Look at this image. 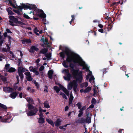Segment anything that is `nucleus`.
Segmentation results:
<instances>
[{
    "label": "nucleus",
    "mask_w": 133,
    "mask_h": 133,
    "mask_svg": "<svg viewBox=\"0 0 133 133\" xmlns=\"http://www.w3.org/2000/svg\"><path fill=\"white\" fill-rule=\"evenodd\" d=\"M65 50V52H60L59 54L60 56L63 60L64 59L65 57V54H66L67 58L66 60L67 62L69 63L73 62L74 63H79V62L77 61L74 59V57H75L77 60L82 59L78 55H77L78 56L76 57L75 56V54L74 53L72 52H70V50L68 48L66 47Z\"/></svg>",
    "instance_id": "obj_1"
},
{
    "label": "nucleus",
    "mask_w": 133,
    "mask_h": 133,
    "mask_svg": "<svg viewBox=\"0 0 133 133\" xmlns=\"http://www.w3.org/2000/svg\"><path fill=\"white\" fill-rule=\"evenodd\" d=\"M21 5L18 6V9L20 10V11L22 12V10L23 9L24 10L29 9L30 10L33 9L34 10H36L37 8L35 5H34L30 4H28V5L22 3Z\"/></svg>",
    "instance_id": "obj_2"
},
{
    "label": "nucleus",
    "mask_w": 133,
    "mask_h": 133,
    "mask_svg": "<svg viewBox=\"0 0 133 133\" xmlns=\"http://www.w3.org/2000/svg\"><path fill=\"white\" fill-rule=\"evenodd\" d=\"M92 115L91 114L88 113L86 114V117L85 119L83 118L79 119L77 121V122L80 123H83L85 122L88 124L90 123L91 121V116Z\"/></svg>",
    "instance_id": "obj_3"
},
{
    "label": "nucleus",
    "mask_w": 133,
    "mask_h": 133,
    "mask_svg": "<svg viewBox=\"0 0 133 133\" xmlns=\"http://www.w3.org/2000/svg\"><path fill=\"white\" fill-rule=\"evenodd\" d=\"M72 75V76L76 79V80H75V81H76V84H77V82L79 83L82 82L83 79L82 72L81 71L78 72L75 75Z\"/></svg>",
    "instance_id": "obj_4"
},
{
    "label": "nucleus",
    "mask_w": 133,
    "mask_h": 133,
    "mask_svg": "<svg viewBox=\"0 0 133 133\" xmlns=\"http://www.w3.org/2000/svg\"><path fill=\"white\" fill-rule=\"evenodd\" d=\"M12 120V116L10 115H7L4 117L0 116V121L2 122L10 123Z\"/></svg>",
    "instance_id": "obj_5"
},
{
    "label": "nucleus",
    "mask_w": 133,
    "mask_h": 133,
    "mask_svg": "<svg viewBox=\"0 0 133 133\" xmlns=\"http://www.w3.org/2000/svg\"><path fill=\"white\" fill-rule=\"evenodd\" d=\"M73 87V90L75 92H77V85L76 81L75 80L72 81V82H70L68 85V89L69 90H71L72 87Z\"/></svg>",
    "instance_id": "obj_6"
},
{
    "label": "nucleus",
    "mask_w": 133,
    "mask_h": 133,
    "mask_svg": "<svg viewBox=\"0 0 133 133\" xmlns=\"http://www.w3.org/2000/svg\"><path fill=\"white\" fill-rule=\"evenodd\" d=\"M75 65L72 63H70L69 65V67L71 69V71L72 73V75H75L78 72V69H74Z\"/></svg>",
    "instance_id": "obj_7"
},
{
    "label": "nucleus",
    "mask_w": 133,
    "mask_h": 133,
    "mask_svg": "<svg viewBox=\"0 0 133 133\" xmlns=\"http://www.w3.org/2000/svg\"><path fill=\"white\" fill-rule=\"evenodd\" d=\"M38 14L37 15L40 18H46V15L44 13L43 11L42 10L37 9L36 10Z\"/></svg>",
    "instance_id": "obj_8"
},
{
    "label": "nucleus",
    "mask_w": 133,
    "mask_h": 133,
    "mask_svg": "<svg viewBox=\"0 0 133 133\" xmlns=\"http://www.w3.org/2000/svg\"><path fill=\"white\" fill-rule=\"evenodd\" d=\"M65 75L66 76H64L63 77L64 79L68 81H70L71 78L72 77L71 74L70 73H69L65 74Z\"/></svg>",
    "instance_id": "obj_9"
},
{
    "label": "nucleus",
    "mask_w": 133,
    "mask_h": 133,
    "mask_svg": "<svg viewBox=\"0 0 133 133\" xmlns=\"http://www.w3.org/2000/svg\"><path fill=\"white\" fill-rule=\"evenodd\" d=\"M10 94L9 96L12 99H14L16 98V96L18 94V92H12Z\"/></svg>",
    "instance_id": "obj_10"
},
{
    "label": "nucleus",
    "mask_w": 133,
    "mask_h": 133,
    "mask_svg": "<svg viewBox=\"0 0 133 133\" xmlns=\"http://www.w3.org/2000/svg\"><path fill=\"white\" fill-rule=\"evenodd\" d=\"M38 48L36 47L35 46H32L31 47V49L29 50V52L31 53H33L34 51H37L38 50Z\"/></svg>",
    "instance_id": "obj_11"
},
{
    "label": "nucleus",
    "mask_w": 133,
    "mask_h": 133,
    "mask_svg": "<svg viewBox=\"0 0 133 133\" xmlns=\"http://www.w3.org/2000/svg\"><path fill=\"white\" fill-rule=\"evenodd\" d=\"M48 50V49L46 48H44L42 49L39 52L38 55L39 56H40V55H39L41 54H45L47 52Z\"/></svg>",
    "instance_id": "obj_12"
},
{
    "label": "nucleus",
    "mask_w": 133,
    "mask_h": 133,
    "mask_svg": "<svg viewBox=\"0 0 133 133\" xmlns=\"http://www.w3.org/2000/svg\"><path fill=\"white\" fill-rule=\"evenodd\" d=\"M61 120L60 118H58L56 121L54 122L56 127H58L61 125Z\"/></svg>",
    "instance_id": "obj_13"
},
{
    "label": "nucleus",
    "mask_w": 133,
    "mask_h": 133,
    "mask_svg": "<svg viewBox=\"0 0 133 133\" xmlns=\"http://www.w3.org/2000/svg\"><path fill=\"white\" fill-rule=\"evenodd\" d=\"M27 101L28 102V104H34V102L33 99L31 97H29L28 98H26Z\"/></svg>",
    "instance_id": "obj_14"
},
{
    "label": "nucleus",
    "mask_w": 133,
    "mask_h": 133,
    "mask_svg": "<svg viewBox=\"0 0 133 133\" xmlns=\"http://www.w3.org/2000/svg\"><path fill=\"white\" fill-rule=\"evenodd\" d=\"M5 89H6V91H7L8 92H12L14 90L12 88L10 87H5L3 88V90H5Z\"/></svg>",
    "instance_id": "obj_15"
},
{
    "label": "nucleus",
    "mask_w": 133,
    "mask_h": 133,
    "mask_svg": "<svg viewBox=\"0 0 133 133\" xmlns=\"http://www.w3.org/2000/svg\"><path fill=\"white\" fill-rule=\"evenodd\" d=\"M26 71L25 68H23L22 66H20L18 67V73H23Z\"/></svg>",
    "instance_id": "obj_16"
},
{
    "label": "nucleus",
    "mask_w": 133,
    "mask_h": 133,
    "mask_svg": "<svg viewBox=\"0 0 133 133\" xmlns=\"http://www.w3.org/2000/svg\"><path fill=\"white\" fill-rule=\"evenodd\" d=\"M53 73V71L52 70H49L48 73V77L50 79H52V75Z\"/></svg>",
    "instance_id": "obj_17"
},
{
    "label": "nucleus",
    "mask_w": 133,
    "mask_h": 133,
    "mask_svg": "<svg viewBox=\"0 0 133 133\" xmlns=\"http://www.w3.org/2000/svg\"><path fill=\"white\" fill-rule=\"evenodd\" d=\"M5 2L6 3L9 2L10 6H12L13 8H16V6L12 3V0H5Z\"/></svg>",
    "instance_id": "obj_18"
},
{
    "label": "nucleus",
    "mask_w": 133,
    "mask_h": 133,
    "mask_svg": "<svg viewBox=\"0 0 133 133\" xmlns=\"http://www.w3.org/2000/svg\"><path fill=\"white\" fill-rule=\"evenodd\" d=\"M27 90L30 93L32 94L34 93L35 91L34 89H32L31 87H27Z\"/></svg>",
    "instance_id": "obj_19"
},
{
    "label": "nucleus",
    "mask_w": 133,
    "mask_h": 133,
    "mask_svg": "<svg viewBox=\"0 0 133 133\" xmlns=\"http://www.w3.org/2000/svg\"><path fill=\"white\" fill-rule=\"evenodd\" d=\"M46 121L49 123L52 126L54 127V123L53 122V121L51 119H46Z\"/></svg>",
    "instance_id": "obj_20"
},
{
    "label": "nucleus",
    "mask_w": 133,
    "mask_h": 133,
    "mask_svg": "<svg viewBox=\"0 0 133 133\" xmlns=\"http://www.w3.org/2000/svg\"><path fill=\"white\" fill-rule=\"evenodd\" d=\"M33 104H28L27 105V106L28 107V109L29 110H32L35 107H34L32 105Z\"/></svg>",
    "instance_id": "obj_21"
},
{
    "label": "nucleus",
    "mask_w": 133,
    "mask_h": 133,
    "mask_svg": "<svg viewBox=\"0 0 133 133\" xmlns=\"http://www.w3.org/2000/svg\"><path fill=\"white\" fill-rule=\"evenodd\" d=\"M6 10L8 12V14L9 15H13L14 14V13L9 8H6Z\"/></svg>",
    "instance_id": "obj_22"
},
{
    "label": "nucleus",
    "mask_w": 133,
    "mask_h": 133,
    "mask_svg": "<svg viewBox=\"0 0 133 133\" xmlns=\"http://www.w3.org/2000/svg\"><path fill=\"white\" fill-rule=\"evenodd\" d=\"M54 89L57 93L59 92L60 90V89L57 86H54Z\"/></svg>",
    "instance_id": "obj_23"
},
{
    "label": "nucleus",
    "mask_w": 133,
    "mask_h": 133,
    "mask_svg": "<svg viewBox=\"0 0 133 133\" xmlns=\"http://www.w3.org/2000/svg\"><path fill=\"white\" fill-rule=\"evenodd\" d=\"M27 115L28 116H33L35 115L34 113V112L32 110L29 111V112L27 114Z\"/></svg>",
    "instance_id": "obj_24"
},
{
    "label": "nucleus",
    "mask_w": 133,
    "mask_h": 133,
    "mask_svg": "<svg viewBox=\"0 0 133 133\" xmlns=\"http://www.w3.org/2000/svg\"><path fill=\"white\" fill-rule=\"evenodd\" d=\"M91 90V88L89 87H87L84 90V92L87 93L89 92Z\"/></svg>",
    "instance_id": "obj_25"
},
{
    "label": "nucleus",
    "mask_w": 133,
    "mask_h": 133,
    "mask_svg": "<svg viewBox=\"0 0 133 133\" xmlns=\"http://www.w3.org/2000/svg\"><path fill=\"white\" fill-rule=\"evenodd\" d=\"M44 122V119L42 117H40L38 119V122L42 124Z\"/></svg>",
    "instance_id": "obj_26"
},
{
    "label": "nucleus",
    "mask_w": 133,
    "mask_h": 133,
    "mask_svg": "<svg viewBox=\"0 0 133 133\" xmlns=\"http://www.w3.org/2000/svg\"><path fill=\"white\" fill-rule=\"evenodd\" d=\"M16 71V69L12 67L10 68L8 70V71L9 72H13Z\"/></svg>",
    "instance_id": "obj_27"
},
{
    "label": "nucleus",
    "mask_w": 133,
    "mask_h": 133,
    "mask_svg": "<svg viewBox=\"0 0 133 133\" xmlns=\"http://www.w3.org/2000/svg\"><path fill=\"white\" fill-rule=\"evenodd\" d=\"M44 56L46 57L48 60H49L51 59V54H46L44 55Z\"/></svg>",
    "instance_id": "obj_28"
},
{
    "label": "nucleus",
    "mask_w": 133,
    "mask_h": 133,
    "mask_svg": "<svg viewBox=\"0 0 133 133\" xmlns=\"http://www.w3.org/2000/svg\"><path fill=\"white\" fill-rule=\"evenodd\" d=\"M47 102L46 101H45L44 103V107L47 108H50V106L49 104H47Z\"/></svg>",
    "instance_id": "obj_29"
},
{
    "label": "nucleus",
    "mask_w": 133,
    "mask_h": 133,
    "mask_svg": "<svg viewBox=\"0 0 133 133\" xmlns=\"http://www.w3.org/2000/svg\"><path fill=\"white\" fill-rule=\"evenodd\" d=\"M16 9H18L16 10L15 13L17 14L18 15H21V13L20 12V10L18 9V6H16Z\"/></svg>",
    "instance_id": "obj_30"
},
{
    "label": "nucleus",
    "mask_w": 133,
    "mask_h": 133,
    "mask_svg": "<svg viewBox=\"0 0 133 133\" xmlns=\"http://www.w3.org/2000/svg\"><path fill=\"white\" fill-rule=\"evenodd\" d=\"M63 91L66 94L67 96H69V92L68 90L65 88L64 90H63Z\"/></svg>",
    "instance_id": "obj_31"
},
{
    "label": "nucleus",
    "mask_w": 133,
    "mask_h": 133,
    "mask_svg": "<svg viewBox=\"0 0 133 133\" xmlns=\"http://www.w3.org/2000/svg\"><path fill=\"white\" fill-rule=\"evenodd\" d=\"M60 95L62 96V97L63 98H65L66 99H67V97L62 92H60Z\"/></svg>",
    "instance_id": "obj_32"
},
{
    "label": "nucleus",
    "mask_w": 133,
    "mask_h": 133,
    "mask_svg": "<svg viewBox=\"0 0 133 133\" xmlns=\"http://www.w3.org/2000/svg\"><path fill=\"white\" fill-rule=\"evenodd\" d=\"M26 78L28 81H31L32 80L33 78L32 77L31 75L29 76L26 77Z\"/></svg>",
    "instance_id": "obj_33"
},
{
    "label": "nucleus",
    "mask_w": 133,
    "mask_h": 133,
    "mask_svg": "<svg viewBox=\"0 0 133 133\" xmlns=\"http://www.w3.org/2000/svg\"><path fill=\"white\" fill-rule=\"evenodd\" d=\"M32 110H32L33 112H34V113L35 114V115L37 112L38 110V109L35 107Z\"/></svg>",
    "instance_id": "obj_34"
},
{
    "label": "nucleus",
    "mask_w": 133,
    "mask_h": 133,
    "mask_svg": "<svg viewBox=\"0 0 133 133\" xmlns=\"http://www.w3.org/2000/svg\"><path fill=\"white\" fill-rule=\"evenodd\" d=\"M62 64L66 68H68L69 67L66 64V62L64 61H63L62 63Z\"/></svg>",
    "instance_id": "obj_35"
},
{
    "label": "nucleus",
    "mask_w": 133,
    "mask_h": 133,
    "mask_svg": "<svg viewBox=\"0 0 133 133\" xmlns=\"http://www.w3.org/2000/svg\"><path fill=\"white\" fill-rule=\"evenodd\" d=\"M0 107L4 109H7V107L5 105L1 103H0Z\"/></svg>",
    "instance_id": "obj_36"
},
{
    "label": "nucleus",
    "mask_w": 133,
    "mask_h": 133,
    "mask_svg": "<svg viewBox=\"0 0 133 133\" xmlns=\"http://www.w3.org/2000/svg\"><path fill=\"white\" fill-rule=\"evenodd\" d=\"M18 64L17 65L18 66H21L22 65V62L21 59H19L18 62Z\"/></svg>",
    "instance_id": "obj_37"
},
{
    "label": "nucleus",
    "mask_w": 133,
    "mask_h": 133,
    "mask_svg": "<svg viewBox=\"0 0 133 133\" xmlns=\"http://www.w3.org/2000/svg\"><path fill=\"white\" fill-rule=\"evenodd\" d=\"M18 73L21 79L22 80L24 78L23 74V73Z\"/></svg>",
    "instance_id": "obj_38"
},
{
    "label": "nucleus",
    "mask_w": 133,
    "mask_h": 133,
    "mask_svg": "<svg viewBox=\"0 0 133 133\" xmlns=\"http://www.w3.org/2000/svg\"><path fill=\"white\" fill-rule=\"evenodd\" d=\"M76 105L78 107V109H80L81 108V102H78L77 104H76Z\"/></svg>",
    "instance_id": "obj_39"
},
{
    "label": "nucleus",
    "mask_w": 133,
    "mask_h": 133,
    "mask_svg": "<svg viewBox=\"0 0 133 133\" xmlns=\"http://www.w3.org/2000/svg\"><path fill=\"white\" fill-rule=\"evenodd\" d=\"M112 25L111 24H109L108 25V31H110L112 27Z\"/></svg>",
    "instance_id": "obj_40"
},
{
    "label": "nucleus",
    "mask_w": 133,
    "mask_h": 133,
    "mask_svg": "<svg viewBox=\"0 0 133 133\" xmlns=\"http://www.w3.org/2000/svg\"><path fill=\"white\" fill-rule=\"evenodd\" d=\"M1 80L5 82L7 81V79L6 77L2 75L1 77Z\"/></svg>",
    "instance_id": "obj_41"
},
{
    "label": "nucleus",
    "mask_w": 133,
    "mask_h": 133,
    "mask_svg": "<svg viewBox=\"0 0 133 133\" xmlns=\"http://www.w3.org/2000/svg\"><path fill=\"white\" fill-rule=\"evenodd\" d=\"M96 102V101L95 99L94 98H92L91 101V103L92 104H95Z\"/></svg>",
    "instance_id": "obj_42"
},
{
    "label": "nucleus",
    "mask_w": 133,
    "mask_h": 133,
    "mask_svg": "<svg viewBox=\"0 0 133 133\" xmlns=\"http://www.w3.org/2000/svg\"><path fill=\"white\" fill-rule=\"evenodd\" d=\"M126 67L125 65H123L122 67L120 68V69L123 71L125 70V72H126V70H125Z\"/></svg>",
    "instance_id": "obj_43"
},
{
    "label": "nucleus",
    "mask_w": 133,
    "mask_h": 133,
    "mask_svg": "<svg viewBox=\"0 0 133 133\" xmlns=\"http://www.w3.org/2000/svg\"><path fill=\"white\" fill-rule=\"evenodd\" d=\"M74 98V97L72 95V93H71L70 94V97L69 98V100H72V101L73 100V99Z\"/></svg>",
    "instance_id": "obj_44"
},
{
    "label": "nucleus",
    "mask_w": 133,
    "mask_h": 133,
    "mask_svg": "<svg viewBox=\"0 0 133 133\" xmlns=\"http://www.w3.org/2000/svg\"><path fill=\"white\" fill-rule=\"evenodd\" d=\"M16 23H18L22 25H24L25 24L23 22L20 21H18H18Z\"/></svg>",
    "instance_id": "obj_45"
},
{
    "label": "nucleus",
    "mask_w": 133,
    "mask_h": 133,
    "mask_svg": "<svg viewBox=\"0 0 133 133\" xmlns=\"http://www.w3.org/2000/svg\"><path fill=\"white\" fill-rule=\"evenodd\" d=\"M16 23H18L22 25H24L25 24L23 22L20 21H18H18Z\"/></svg>",
    "instance_id": "obj_46"
},
{
    "label": "nucleus",
    "mask_w": 133,
    "mask_h": 133,
    "mask_svg": "<svg viewBox=\"0 0 133 133\" xmlns=\"http://www.w3.org/2000/svg\"><path fill=\"white\" fill-rule=\"evenodd\" d=\"M58 85L59 88L62 89V90H64V89L65 88L61 84H58Z\"/></svg>",
    "instance_id": "obj_47"
},
{
    "label": "nucleus",
    "mask_w": 133,
    "mask_h": 133,
    "mask_svg": "<svg viewBox=\"0 0 133 133\" xmlns=\"http://www.w3.org/2000/svg\"><path fill=\"white\" fill-rule=\"evenodd\" d=\"M25 75H26V77H28V76H30L31 75V74H30V73L29 72H26L25 73Z\"/></svg>",
    "instance_id": "obj_48"
},
{
    "label": "nucleus",
    "mask_w": 133,
    "mask_h": 133,
    "mask_svg": "<svg viewBox=\"0 0 133 133\" xmlns=\"http://www.w3.org/2000/svg\"><path fill=\"white\" fill-rule=\"evenodd\" d=\"M5 67L6 70H8L10 67V64H6L5 65Z\"/></svg>",
    "instance_id": "obj_49"
},
{
    "label": "nucleus",
    "mask_w": 133,
    "mask_h": 133,
    "mask_svg": "<svg viewBox=\"0 0 133 133\" xmlns=\"http://www.w3.org/2000/svg\"><path fill=\"white\" fill-rule=\"evenodd\" d=\"M44 67L43 66H41L39 69V70L40 71H43L44 69Z\"/></svg>",
    "instance_id": "obj_50"
},
{
    "label": "nucleus",
    "mask_w": 133,
    "mask_h": 133,
    "mask_svg": "<svg viewBox=\"0 0 133 133\" xmlns=\"http://www.w3.org/2000/svg\"><path fill=\"white\" fill-rule=\"evenodd\" d=\"M24 17L28 19H29L30 18L28 15L25 14V13H24Z\"/></svg>",
    "instance_id": "obj_51"
},
{
    "label": "nucleus",
    "mask_w": 133,
    "mask_h": 133,
    "mask_svg": "<svg viewBox=\"0 0 133 133\" xmlns=\"http://www.w3.org/2000/svg\"><path fill=\"white\" fill-rule=\"evenodd\" d=\"M9 18L11 20L13 21L15 18V17L13 16H9Z\"/></svg>",
    "instance_id": "obj_52"
},
{
    "label": "nucleus",
    "mask_w": 133,
    "mask_h": 133,
    "mask_svg": "<svg viewBox=\"0 0 133 133\" xmlns=\"http://www.w3.org/2000/svg\"><path fill=\"white\" fill-rule=\"evenodd\" d=\"M80 66H83V67H82V70H84V69H85L86 68H87V65H86L85 66H84V65H82V64H80Z\"/></svg>",
    "instance_id": "obj_53"
},
{
    "label": "nucleus",
    "mask_w": 133,
    "mask_h": 133,
    "mask_svg": "<svg viewBox=\"0 0 133 133\" xmlns=\"http://www.w3.org/2000/svg\"><path fill=\"white\" fill-rule=\"evenodd\" d=\"M34 84H35V86L37 87V88H39V85L37 82H36V81H35L34 82Z\"/></svg>",
    "instance_id": "obj_54"
},
{
    "label": "nucleus",
    "mask_w": 133,
    "mask_h": 133,
    "mask_svg": "<svg viewBox=\"0 0 133 133\" xmlns=\"http://www.w3.org/2000/svg\"><path fill=\"white\" fill-rule=\"evenodd\" d=\"M18 19L17 18H16L15 17L13 21L15 23H16L18 21Z\"/></svg>",
    "instance_id": "obj_55"
},
{
    "label": "nucleus",
    "mask_w": 133,
    "mask_h": 133,
    "mask_svg": "<svg viewBox=\"0 0 133 133\" xmlns=\"http://www.w3.org/2000/svg\"><path fill=\"white\" fill-rule=\"evenodd\" d=\"M98 31L101 33H103L104 32L103 29H100L98 30Z\"/></svg>",
    "instance_id": "obj_56"
},
{
    "label": "nucleus",
    "mask_w": 133,
    "mask_h": 133,
    "mask_svg": "<svg viewBox=\"0 0 133 133\" xmlns=\"http://www.w3.org/2000/svg\"><path fill=\"white\" fill-rule=\"evenodd\" d=\"M34 31L35 33L37 32H39V30H38L37 27H36L34 29Z\"/></svg>",
    "instance_id": "obj_57"
},
{
    "label": "nucleus",
    "mask_w": 133,
    "mask_h": 133,
    "mask_svg": "<svg viewBox=\"0 0 133 133\" xmlns=\"http://www.w3.org/2000/svg\"><path fill=\"white\" fill-rule=\"evenodd\" d=\"M64 71L65 72V74L70 73L69 72V71L68 69H64Z\"/></svg>",
    "instance_id": "obj_58"
},
{
    "label": "nucleus",
    "mask_w": 133,
    "mask_h": 133,
    "mask_svg": "<svg viewBox=\"0 0 133 133\" xmlns=\"http://www.w3.org/2000/svg\"><path fill=\"white\" fill-rule=\"evenodd\" d=\"M71 17H72V21H74L75 19V15H72L71 16Z\"/></svg>",
    "instance_id": "obj_59"
},
{
    "label": "nucleus",
    "mask_w": 133,
    "mask_h": 133,
    "mask_svg": "<svg viewBox=\"0 0 133 133\" xmlns=\"http://www.w3.org/2000/svg\"><path fill=\"white\" fill-rule=\"evenodd\" d=\"M16 79L17 80V83L18 84L19 82V77L18 76H17Z\"/></svg>",
    "instance_id": "obj_60"
},
{
    "label": "nucleus",
    "mask_w": 133,
    "mask_h": 133,
    "mask_svg": "<svg viewBox=\"0 0 133 133\" xmlns=\"http://www.w3.org/2000/svg\"><path fill=\"white\" fill-rule=\"evenodd\" d=\"M119 132L120 133H123L124 132V130L122 129H120Z\"/></svg>",
    "instance_id": "obj_61"
},
{
    "label": "nucleus",
    "mask_w": 133,
    "mask_h": 133,
    "mask_svg": "<svg viewBox=\"0 0 133 133\" xmlns=\"http://www.w3.org/2000/svg\"><path fill=\"white\" fill-rule=\"evenodd\" d=\"M10 23V25L13 26H15V24H13V22L11 21H9Z\"/></svg>",
    "instance_id": "obj_62"
},
{
    "label": "nucleus",
    "mask_w": 133,
    "mask_h": 133,
    "mask_svg": "<svg viewBox=\"0 0 133 133\" xmlns=\"http://www.w3.org/2000/svg\"><path fill=\"white\" fill-rule=\"evenodd\" d=\"M83 112H81L79 113L78 114V117H81L82 115L83 114Z\"/></svg>",
    "instance_id": "obj_63"
},
{
    "label": "nucleus",
    "mask_w": 133,
    "mask_h": 133,
    "mask_svg": "<svg viewBox=\"0 0 133 133\" xmlns=\"http://www.w3.org/2000/svg\"><path fill=\"white\" fill-rule=\"evenodd\" d=\"M6 32H7V33L8 32V33H12V32L11 31H10V30L9 29H6Z\"/></svg>",
    "instance_id": "obj_64"
}]
</instances>
